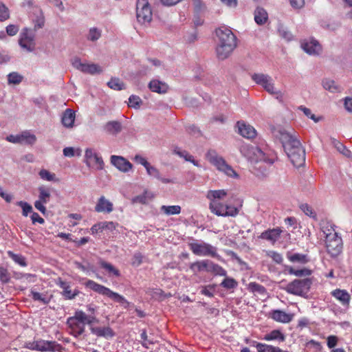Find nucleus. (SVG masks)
<instances>
[{
	"instance_id": "obj_1",
	"label": "nucleus",
	"mask_w": 352,
	"mask_h": 352,
	"mask_svg": "<svg viewBox=\"0 0 352 352\" xmlns=\"http://www.w3.org/2000/svg\"><path fill=\"white\" fill-rule=\"evenodd\" d=\"M278 138L292 164L296 167L303 165L305 162V151L300 140L285 131H279Z\"/></svg>"
},
{
	"instance_id": "obj_2",
	"label": "nucleus",
	"mask_w": 352,
	"mask_h": 352,
	"mask_svg": "<svg viewBox=\"0 0 352 352\" xmlns=\"http://www.w3.org/2000/svg\"><path fill=\"white\" fill-rule=\"evenodd\" d=\"M217 56L219 60H225L230 56L236 47V37L233 32L226 27L216 30Z\"/></svg>"
},
{
	"instance_id": "obj_3",
	"label": "nucleus",
	"mask_w": 352,
	"mask_h": 352,
	"mask_svg": "<svg viewBox=\"0 0 352 352\" xmlns=\"http://www.w3.org/2000/svg\"><path fill=\"white\" fill-rule=\"evenodd\" d=\"M332 230L333 232H331V230L328 229V232L324 231V233L326 234L325 243L327 252L332 258H336L342 253L343 243L341 236H338L334 229H332Z\"/></svg>"
},
{
	"instance_id": "obj_4",
	"label": "nucleus",
	"mask_w": 352,
	"mask_h": 352,
	"mask_svg": "<svg viewBox=\"0 0 352 352\" xmlns=\"http://www.w3.org/2000/svg\"><path fill=\"white\" fill-rule=\"evenodd\" d=\"M86 286L94 292L100 294L107 296L115 302L120 303L121 305H124V308H127L130 305L129 302H128L122 296L111 291L109 288L102 285L94 282V280H89L86 283Z\"/></svg>"
},
{
	"instance_id": "obj_5",
	"label": "nucleus",
	"mask_w": 352,
	"mask_h": 352,
	"mask_svg": "<svg viewBox=\"0 0 352 352\" xmlns=\"http://www.w3.org/2000/svg\"><path fill=\"white\" fill-rule=\"evenodd\" d=\"M24 347L30 350L41 352L60 351L63 349V346L56 341H47L41 339L33 342H25Z\"/></svg>"
},
{
	"instance_id": "obj_6",
	"label": "nucleus",
	"mask_w": 352,
	"mask_h": 352,
	"mask_svg": "<svg viewBox=\"0 0 352 352\" xmlns=\"http://www.w3.org/2000/svg\"><path fill=\"white\" fill-rule=\"evenodd\" d=\"M311 283V280L309 278L295 279L287 285L286 291L289 294L304 296L309 291Z\"/></svg>"
},
{
	"instance_id": "obj_7",
	"label": "nucleus",
	"mask_w": 352,
	"mask_h": 352,
	"mask_svg": "<svg viewBox=\"0 0 352 352\" xmlns=\"http://www.w3.org/2000/svg\"><path fill=\"white\" fill-rule=\"evenodd\" d=\"M152 11L148 0H138L136 3V17L142 25L149 24L152 20Z\"/></svg>"
},
{
	"instance_id": "obj_8",
	"label": "nucleus",
	"mask_w": 352,
	"mask_h": 352,
	"mask_svg": "<svg viewBox=\"0 0 352 352\" xmlns=\"http://www.w3.org/2000/svg\"><path fill=\"white\" fill-rule=\"evenodd\" d=\"M209 155L210 162L215 166L219 170L223 172L229 177L234 178L239 177V175L231 166L227 164L226 160L222 157L219 156L215 153L214 155H211L210 153Z\"/></svg>"
},
{
	"instance_id": "obj_9",
	"label": "nucleus",
	"mask_w": 352,
	"mask_h": 352,
	"mask_svg": "<svg viewBox=\"0 0 352 352\" xmlns=\"http://www.w3.org/2000/svg\"><path fill=\"white\" fill-rule=\"evenodd\" d=\"M190 250L198 256H210L215 257L217 256V248L205 242L190 243H189Z\"/></svg>"
},
{
	"instance_id": "obj_10",
	"label": "nucleus",
	"mask_w": 352,
	"mask_h": 352,
	"mask_svg": "<svg viewBox=\"0 0 352 352\" xmlns=\"http://www.w3.org/2000/svg\"><path fill=\"white\" fill-rule=\"evenodd\" d=\"M79 311H76L74 316L67 318V324L72 329V333L75 337H78L85 332V322L79 319Z\"/></svg>"
},
{
	"instance_id": "obj_11",
	"label": "nucleus",
	"mask_w": 352,
	"mask_h": 352,
	"mask_svg": "<svg viewBox=\"0 0 352 352\" xmlns=\"http://www.w3.org/2000/svg\"><path fill=\"white\" fill-rule=\"evenodd\" d=\"M72 65L85 74H100L102 72V68L97 64L91 63H83L81 62L79 58L76 57L72 61Z\"/></svg>"
},
{
	"instance_id": "obj_12",
	"label": "nucleus",
	"mask_w": 352,
	"mask_h": 352,
	"mask_svg": "<svg viewBox=\"0 0 352 352\" xmlns=\"http://www.w3.org/2000/svg\"><path fill=\"white\" fill-rule=\"evenodd\" d=\"M19 43L21 47L32 52L35 49L34 34L29 29H23Z\"/></svg>"
},
{
	"instance_id": "obj_13",
	"label": "nucleus",
	"mask_w": 352,
	"mask_h": 352,
	"mask_svg": "<svg viewBox=\"0 0 352 352\" xmlns=\"http://www.w3.org/2000/svg\"><path fill=\"white\" fill-rule=\"evenodd\" d=\"M111 163L122 172L126 173L132 168L129 161L122 156L111 155Z\"/></svg>"
},
{
	"instance_id": "obj_14",
	"label": "nucleus",
	"mask_w": 352,
	"mask_h": 352,
	"mask_svg": "<svg viewBox=\"0 0 352 352\" xmlns=\"http://www.w3.org/2000/svg\"><path fill=\"white\" fill-rule=\"evenodd\" d=\"M91 333L97 337H102L106 339L111 338L116 336L115 331L109 326L107 327H91Z\"/></svg>"
},
{
	"instance_id": "obj_15",
	"label": "nucleus",
	"mask_w": 352,
	"mask_h": 352,
	"mask_svg": "<svg viewBox=\"0 0 352 352\" xmlns=\"http://www.w3.org/2000/svg\"><path fill=\"white\" fill-rule=\"evenodd\" d=\"M148 87L151 91L160 94H164L169 90V86L167 83L157 79L151 80L148 85Z\"/></svg>"
},
{
	"instance_id": "obj_16",
	"label": "nucleus",
	"mask_w": 352,
	"mask_h": 352,
	"mask_svg": "<svg viewBox=\"0 0 352 352\" xmlns=\"http://www.w3.org/2000/svg\"><path fill=\"white\" fill-rule=\"evenodd\" d=\"M239 133L244 138L248 139L253 138L256 136V132L254 128L250 124H246L243 122L239 121L236 124Z\"/></svg>"
},
{
	"instance_id": "obj_17",
	"label": "nucleus",
	"mask_w": 352,
	"mask_h": 352,
	"mask_svg": "<svg viewBox=\"0 0 352 352\" xmlns=\"http://www.w3.org/2000/svg\"><path fill=\"white\" fill-rule=\"evenodd\" d=\"M301 46L305 52L311 55L319 54L322 50L320 43L316 40L304 42Z\"/></svg>"
},
{
	"instance_id": "obj_18",
	"label": "nucleus",
	"mask_w": 352,
	"mask_h": 352,
	"mask_svg": "<svg viewBox=\"0 0 352 352\" xmlns=\"http://www.w3.org/2000/svg\"><path fill=\"white\" fill-rule=\"evenodd\" d=\"M113 210V204L106 199L104 196H101L95 207V210L98 212L110 213Z\"/></svg>"
},
{
	"instance_id": "obj_19",
	"label": "nucleus",
	"mask_w": 352,
	"mask_h": 352,
	"mask_svg": "<svg viewBox=\"0 0 352 352\" xmlns=\"http://www.w3.org/2000/svg\"><path fill=\"white\" fill-rule=\"evenodd\" d=\"M270 314L273 320L283 323H288L292 321L293 318L292 314H287L279 309L273 310Z\"/></svg>"
},
{
	"instance_id": "obj_20",
	"label": "nucleus",
	"mask_w": 352,
	"mask_h": 352,
	"mask_svg": "<svg viewBox=\"0 0 352 352\" xmlns=\"http://www.w3.org/2000/svg\"><path fill=\"white\" fill-rule=\"evenodd\" d=\"M57 284L63 289L62 295L65 299H74L79 294V291L76 289L72 292L69 283L62 280L60 278L58 279Z\"/></svg>"
},
{
	"instance_id": "obj_21",
	"label": "nucleus",
	"mask_w": 352,
	"mask_h": 352,
	"mask_svg": "<svg viewBox=\"0 0 352 352\" xmlns=\"http://www.w3.org/2000/svg\"><path fill=\"white\" fill-rule=\"evenodd\" d=\"M256 149L258 153L256 155L258 159V161L256 162L255 165L256 169H259L262 168L263 162L267 164L269 166L272 165L274 163V160L269 157V155L264 153L261 148L256 147Z\"/></svg>"
},
{
	"instance_id": "obj_22",
	"label": "nucleus",
	"mask_w": 352,
	"mask_h": 352,
	"mask_svg": "<svg viewBox=\"0 0 352 352\" xmlns=\"http://www.w3.org/2000/svg\"><path fill=\"white\" fill-rule=\"evenodd\" d=\"M331 295L338 299L343 305H349L351 296L346 290L336 289L331 292Z\"/></svg>"
},
{
	"instance_id": "obj_23",
	"label": "nucleus",
	"mask_w": 352,
	"mask_h": 352,
	"mask_svg": "<svg viewBox=\"0 0 352 352\" xmlns=\"http://www.w3.org/2000/svg\"><path fill=\"white\" fill-rule=\"evenodd\" d=\"M281 232L282 230L278 228L270 229L262 232L260 238L275 242L280 236Z\"/></svg>"
},
{
	"instance_id": "obj_24",
	"label": "nucleus",
	"mask_w": 352,
	"mask_h": 352,
	"mask_svg": "<svg viewBox=\"0 0 352 352\" xmlns=\"http://www.w3.org/2000/svg\"><path fill=\"white\" fill-rule=\"evenodd\" d=\"M75 120V112L71 109H67L62 116V124L67 128H71L74 126Z\"/></svg>"
},
{
	"instance_id": "obj_25",
	"label": "nucleus",
	"mask_w": 352,
	"mask_h": 352,
	"mask_svg": "<svg viewBox=\"0 0 352 352\" xmlns=\"http://www.w3.org/2000/svg\"><path fill=\"white\" fill-rule=\"evenodd\" d=\"M104 130L111 135H117L122 131V124L119 121H109L104 126Z\"/></svg>"
},
{
	"instance_id": "obj_26",
	"label": "nucleus",
	"mask_w": 352,
	"mask_h": 352,
	"mask_svg": "<svg viewBox=\"0 0 352 352\" xmlns=\"http://www.w3.org/2000/svg\"><path fill=\"white\" fill-rule=\"evenodd\" d=\"M286 256L292 263H294L306 264L309 261L307 254L287 252Z\"/></svg>"
},
{
	"instance_id": "obj_27",
	"label": "nucleus",
	"mask_w": 352,
	"mask_h": 352,
	"mask_svg": "<svg viewBox=\"0 0 352 352\" xmlns=\"http://www.w3.org/2000/svg\"><path fill=\"white\" fill-rule=\"evenodd\" d=\"M209 263L210 260L208 259L197 261L190 264V269L194 272V274H197L201 271H206L208 272L209 268Z\"/></svg>"
},
{
	"instance_id": "obj_28",
	"label": "nucleus",
	"mask_w": 352,
	"mask_h": 352,
	"mask_svg": "<svg viewBox=\"0 0 352 352\" xmlns=\"http://www.w3.org/2000/svg\"><path fill=\"white\" fill-rule=\"evenodd\" d=\"M146 169L147 173L149 175L155 177L156 179L160 180L164 184L175 183L173 179L162 177L158 169H157L155 166H151V164H149Z\"/></svg>"
},
{
	"instance_id": "obj_29",
	"label": "nucleus",
	"mask_w": 352,
	"mask_h": 352,
	"mask_svg": "<svg viewBox=\"0 0 352 352\" xmlns=\"http://www.w3.org/2000/svg\"><path fill=\"white\" fill-rule=\"evenodd\" d=\"M268 19V15L265 10L258 7L254 11V20L258 25H263Z\"/></svg>"
},
{
	"instance_id": "obj_30",
	"label": "nucleus",
	"mask_w": 352,
	"mask_h": 352,
	"mask_svg": "<svg viewBox=\"0 0 352 352\" xmlns=\"http://www.w3.org/2000/svg\"><path fill=\"white\" fill-rule=\"evenodd\" d=\"M285 270L287 271L289 274H293L299 277H305L311 274V270L303 268L301 270H295L289 265H285Z\"/></svg>"
},
{
	"instance_id": "obj_31",
	"label": "nucleus",
	"mask_w": 352,
	"mask_h": 352,
	"mask_svg": "<svg viewBox=\"0 0 352 352\" xmlns=\"http://www.w3.org/2000/svg\"><path fill=\"white\" fill-rule=\"evenodd\" d=\"M331 143L343 155L350 157L351 152L342 143L335 138H331Z\"/></svg>"
},
{
	"instance_id": "obj_32",
	"label": "nucleus",
	"mask_w": 352,
	"mask_h": 352,
	"mask_svg": "<svg viewBox=\"0 0 352 352\" xmlns=\"http://www.w3.org/2000/svg\"><path fill=\"white\" fill-rule=\"evenodd\" d=\"M256 348L258 352H287L283 351L279 347L263 343H258L256 345Z\"/></svg>"
},
{
	"instance_id": "obj_33",
	"label": "nucleus",
	"mask_w": 352,
	"mask_h": 352,
	"mask_svg": "<svg viewBox=\"0 0 352 352\" xmlns=\"http://www.w3.org/2000/svg\"><path fill=\"white\" fill-rule=\"evenodd\" d=\"M214 274V275H219L222 276H226L227 272L226 271L218 264L213 263L210 261L209 263V268L208 272Z\"/></svg>"
},
{
	"instance_id": "obj_34",
	"label": "nucleus",
	"mask_w": 352,
	"mask_h": 352,
	"mask_svg": "<svg viewBox=\"0 0 352 352\" xmlns=\"http://www.w3.org/2000/svg\"><path fill=\"white\" fill-rule=\"evenodd\" d=\"M227 195V192L225 190H209L207 194V198L211 202H215L214 199H221Z\"/></svg>"
},
{
	"instance_id": "obj_35",
	"label": "nucleus",
	"mask_w": 352,
	"mask_h": 352,
	"mask_svg": "<svg viewBox=\"0 0 352 352\" xmlns=\"http://www.w3.org/2000/svg\"><path fill=\"white\" fill-rule=\"evenodd\" d=\"M80 314H79V319L81 320H83L85 324H89V329L91 327H95L94 325V323H98L99 320L96 318L94 316L91 315H86L82 311L78 310Z\"/></svg>"
},
{
	"instance_id": "obj_36",
	"label": "nucleus",
	"mask_w": 352,
	"mask_h": 352,
	"mask_svg": "<svg viewBox=\"0 0 352 352\" xmlns=\"http://www.w3.org/2000/svg\"><path fill=\"white\" fill-rule=\"evenodd\" d=\"M38 190L39 192L38 200L45 204L48 203L51 197L50 189L44 186H41L38 187Z\"/></svg>"
},
{
	"instance_id": "obj_37",
	"label": "nucleus",
	"mask_w": 352,
	"mask_h": 352,
	"mask_svg": "<svg viewBox=\"0 0 352 352\" xmlns=\"http://www.w3.org/2000/svg\"><path fill=\"white\" fill-rule=\"evenodd\" d=\"M264 340H277L280 342H283L285 340V336L280 330L276 329L272 331L270 333L265 335Z\"/></svg>"
},
{
	"instance_id": "obj_38",
	"label": "nucleus",
	"mask_w": 352,
	"mask_h": 352,
	"mask_svg": "<svg viewBox=\"0 0 352 352\" xmlns=\"http://www.w3.org/2000/svg\"><path fill=\"white\" fill-rule=\"evenodd\" d=\"M100 265L101 266L102 268H103L104 270H105L109 274V275H111L113 274V276H116V277H118L120 276V271L116 269L113 265H111V263H107L104 261H102L101 260L100 261Z\"/></svg>"
},
{
	"instance_id": "obj_39",
	"label": "nucleus",
	"mask_w": 352,
	"mask_h": 352,
	"mask_svg": "<svg viewBox=\"0 0 352 352\" xmlns=\"http://www.w3.org/2000/svg\"><path fill=\"white\" fill-rule=\"evenodd\" d=\"M21 144L32 145L36 141V138L34 134L28 131H24L21 135Z\"/></svg>"
},
{
	"instance_id": "obj_40",
	"label": "nucleus",
	"mask_w": 352,
	"mask_h": 352,
	"mask_svg": "<svg viewBox=\"0 0 352 352\" xmlns=\"http://www.w3.org/2000/svg\"><path fill=\"white\" fill-rule=\"evenodd\" d=\"M248 289L250 292L252 293H257L260 295H266L267 293V289L264 286L255 282L250 283Z\"/></svg>"
},
{
	"instance_id": "obj_41",
	"label": "nucleus",
	"mask_w": 352,
	"mask_h": 352,
	"mask_svg": "<svg viewBox=\"0 0 352 352\" xmlns=\"http://www.w3.org/2000/svg\"><path fill=\"white\" fill-rule=\"evenodd\" d=\"M107 85L112 89L120 91L125 89V84L118 78H112Z\"/></svg>"
},
{
	"instance_id": "obj_42",
	"label": "nucleus",
	"mask_w": 352,
	"mask_h": 352,
	"mask_svg": "<svg viewBox=\"0 0 352 352\" xmlns=\"http://www.w3.org/2000/svg\"><path fill=\"white\" fill-rule=\"evenodd\" d=\"M252 79L258 85L262 87L266 84L269 80H271V77L264 74H254L252 75Z\"/></svg>"
},
{
	"instance_id": "obj_43",
	"label": "nucleus",
	"mask_w": 352,
	"mask_h": 352,
	"mask_svg": "<svg viewBox=\"0 0 352 352\" xmlns=\"http://www.w3.org/2000/svg\"><path fill=\"white\" fill-rule=\"evenodd\" d=\"M209 208L212 213L217 214V216H221V214H220L219 212V211L221 213L225 212L226 205L220 202H211L210 204Z\"/></svg>"
},
{
	"instance_id": "obj_44",
	"label": "nucleus",
	"mask_w": 352,
	"mask_h": 352,
	"mask_svg": "<svg viewBox=\"0 0 352 352\" xmlns=\"http://www.w3.org/2000/svg\"><path fill=\"white\" fill-rule=\"evenodd\" d=\"M161 210L167 215L178 214L181 212V207L179 206H162Z\"/></svg>"
},
{
	"instance_id": "obj_45",
	"label": "nucleus",
	"mask_w": 352,
	"mask_h": 352,
	"mask_svg": "<svg viewBox=\"0 0 352 352\" xmlns=\"http://www.w3.org/2000/svg\"><path fill=\"white\" fill-rule=\"evenodd\" d=\"M220 285L227 289H231L236 288L238 286V283L233 278L226 277Z\"/></svg>"
},
{
	"instance_id": "obj_46",
	"label": "nucleus",
	"mask_w": 352,
	"mask_h": 352,
	"mask_svg": "<svg viewBox=\"0 0 352 352\" xmlns=\"http://www.w3.org/2000/svg\"><path fill=\"white\" fill-rule=\"evenodd\" d=\"M16 204L22 208V214L24 217H27L28 214L33 212L32 206L28 202L23 201H19Z\"/></svg>"
},
{
	"instance_id": "obj_47",
	"label": "nucleus",
	"mask_w": 352,
	"mask_h": 352,
	"mask_svg": "<svg viewBox=\"0 0 352 352\" xmlns=\"http://www.w3.org/2000/svg\"><path fill=\"white\" fill-rule=\"evenodd\" d=\"M239 210L234 206L230 205H226V209L224 213H221L219 211V214H221L222 217H235L239 214Z\"/></svg>"
},
{
	"instance_id": "obj_48",
	"label": "nucleus",
	"mask_w": 352,
	"mask_h": 352,
	"mask_svg": "<svg viewBox=\"0 0 352 352\" xmlns=\"http://www.w3.org/2000/svg\"><path fill=\"white\" fill-rule=\"evenodd\" d=\"M23 77L17 72H11L8 75V81L9 84L19 85Z\"/></svg>"
},
{
	"instance_id": "obj_49",
	"label": "nucleus",
	"mask_w": 352,
	"mask_h": 352,
	"mask_svg": "<svg viewBox=\"0 0 352 352\" xmlns=\"http://www.w3.org/2000/svg\"><path fill=\"white\" fill-rule=\"evenodd\" d=\"M142 104V99L135 95H132L129 98V107L135 108V109H140L141 104Z\"/></svg>"
},
{
	"instance_id": "obj_50",
	"label": "nucleus",
	"mask_w": 352,
	"mask_h": 352,
	"mask_svg": "<svg viewBox=\"0 0 352 352\" xmlns=\"http://www.w3.org/2000/svg\"><path fill=\"white\" fill-rule=\"evenodd\" d=\"M323 87L326 90L331 92H336L338 91V87L336 85L335 81L329 79H325L322 81Z\"/></svg>"
},
{
	"instance_id": "obj_51",
	"label": "nucleus",
	"mask_w": 352,
	"mask_h": 352,
	"mask_svg": "<svg viewBox=\"0 0 352 352\" xmlns=\"http://www.w3.org/2000/svg\"><path fill=\"white\" fill-rule=\"evenodd\" d=\"M31 296L34 300L40 301L44 305L48 304L50 301V298L43 296V295L39 292H34L33 290L31 291Z\"/></svg>"
},
{
	"instance_id": "obj_52",
	"label": "nucleus",
	"mask_w": 352,
	"mask_h": 352,
	"mask_svg": "<svg viewBox=\"0 0 352 352\" xmlns=\"http://www.w3.org/2000/svg\"><path fill=\"white\" fill-rule=\"evenodd\" d=\"M10 274L8 270L0 266V282L3 284L8 283L10 280Z\"/></svg>"
},
{
	"instance_id": "obj_53",
	"label": "nucleus",
	"mask_w": 352,
	"mask_h": 352,
	"mask_svg": "<svg viewBox=\"0 0 352 352\" xmlns=\"http://www.w3.org/2000/svg\"><path fill=\"white\" fill-rule=\"evenodd\" d=\"M39 176L41 179L49 182L56 181L55 179V174L51 173L50 171L45 169H42L39 172Z\"/></svg>"
},
{
	"instance_id": "obj_54",
	"label": "nucleus",
	"mask_w": 352,
	"mask_h": 352,
	"mask_svg": "<svg viewBox=\"0 0 352 352\" xmlns=\"http://www.w3.org/2000/svg\"><path fill=\"white\" fill-rule=\"evenodd\" d=\"M96 153H94V150L91 148H87L85 151V162L88 166H91L93 163V160L94 157L96 156Z\"/></svg>"
},
{
	"instance_id": "obj_55",
	"label": "nucleus",
	"mask_w": 352,
	"mask_h": 352,
	"mask_svg": "<svg viewBox=\"0 0 352 352\" xmlns=\"http://www.w3.org/2000/svg\"><path fill=\"white\" fill-rule=\"evenodd\" d=\"M10 18L8 8L3 3H0V21H4Z\"/></svg>"
},
{
	"instance_id": "obj_56",
	"label": "nucleus",
	"mask_w": 352,
	"mask_h": 352,
	"mask_svg": "<svg viewBox=\"0 0 352 352\" xmlns=\"http://www.w3.org/2000/svg\"><path fill=\"white\" fill-rule=\"evenodd\" d=\"M278 31L279 35L281 37H283V38L286 39L288 41L292 40V38H293L292 34L289 31H288L285 28H284L283 25L279 26Z\"/></svg>"
},
{
	"instance_id": "obj_57",
	"label": "nucleus",
	"mask_w": 352,
	"mask_h": 352,
	"mask_svg": "<svg viewBox=\"0 0 352 352\" xmlns=\"http://www.w3.org/2000/svg\"><path fill=\"white\" fill-rule=\"evenodd\" d=\"M299 109L303 111L305 115L309 118H310L311 120H313L315 122H318L321 120V118L316 117L314 114L311 113V111L305 107L300 106L299 107Z\"/></svg>"
},
{
	"instance_id": "obj_58",
	"label": "nucleus",
	"mask_w": 352,
	"mask_h": 352,
	"mask_svg": "<svg viewBox=\"0 0 352 352\" xmlns=\"http://www.w3.org/2000/svg\"><path fill=\"white\" fill-rule=\"evenodd\" d=\"M143 255L140 252H135L131 259V265L133 267H138L142 263Z\"/></svg>"
},
{
	"instance_id": "obj_59",
	"label": "nucleus",
	"mask_w": 352,
	"mask_h": 352,
	"mask_svg": "<svg viewBox=\"0 0 352 352\" xmlns=\"http://www.w3.org/2000/svg\"><path fill=\"white\" fill-rule=\"evenodd\" d=\"M93 167H95L97 170H102L104 168V162L101 157L96 155V157H94L93 160V163L91 164V166Z\"/></svg>"
},
{
	"instance_id": "obj_60",
	"label": "nucleus",
	"mask_w": 352,
	"mask_h": 352,
	"mask_svg": "<svg viewBox=\"0 0 352 352\" xmlns=\"http://www.w3.org/2000/svg\"><path fill=\"white\" fill-rule=\"evenodd\" d=\"M101 36L100 32L97 28L90 29L88 34V39L92 41L98 40Z\"/></svg>"
},
{
	"instance_id": "obj_61",
	"label": "nucleus",
	"mask_w": 352,
	"mask_h": 352,
	"mask_svg": "<svg viewBox=\"0 0 352 352\" xmlns=\"http://www.w3.org/2000/svg\"><path fill=\"white\" fill-rule=\"evenodd\" d=\"M102 230H108L110 231H113L116 229V226H118L117 223H114L113 221H103L100 222Z\"/></svg>"
},
{
	"instance_id": "obj_62",
	"label": "nucleus",
	"mask_w": 352,
	"mask_h": 352,
	"mask_svg": "<svg viewBox=\"0 0 352 352\" xmlns=\"http://www.w3.org/2000/svg\"><path fill=\"white\" fill-rule=\"evenodd\" d=\"M148 192L145 191L143 194L138 195L133 199L134 203L146 204L148 201Z\"/></svg>"
},
{
	"instance_id": "obj_63",
	"label": "nucleus",
	"mask_w": 352,
	"mask_h": 352,
	"mask_svg": "<svg viewBox=\"0 0 352 352\" xmlns=\"http://www.w3.org/2000/svg\"><path fill=\"white\" fill-rule=\"evenodd\" d=\"M338 342V338L336 336H329L327 338V344L329 349L334 348Z\"/></svg>"
},
{
	"instance_id": "obj_64",
	"label": "nucleus",
	"mask_w": 352,
	"mask_h": 352,
	"mask_svg": "<svg viewBox=\"0 0 352 352\" xmlns=\"http://www.w3.org/2000/svg\"><path fill=\"white\" fill-rule=\"evenodd\" d=\"M263 87L265 89L266 91H267L271 95H275V92L277 91L274 87V83L271 80H269L265 84Z\"/></svg>"
}]
</instances>
